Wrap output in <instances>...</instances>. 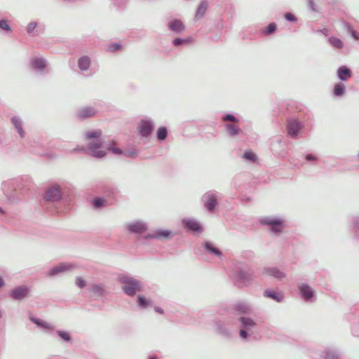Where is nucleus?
I'll use <instances>...</instances> for the list:
<instances>
[{
    "mask_svg": "<svg viewBox=\"0 0 359 359\" xmlns=\"http://www.w3.org/2000/svg\"><path fill=\"white\" fill-rule=\"evenodd\" d=\"M232 278L236 287L243 288L254 283L256 275L250 264L237 262L232 271Z\"/></svg>",
    "mask_w": 359,
    "mask_h": 359,
    "instance_id": "obj_1",
    "label": "nucleus"
},
{
    "mask_svg": "<svg viewBox=\"0 0 359 359\" xmlns=\"http://www.w3.org/2000/svg\"><path fill=\"white\" fill-rule=\"evenodd\" d=\"M101 135L102 131L100 129L90 130L84 134L86 140H92L87 144L88 154L95 158H102L107 154L105 151L100 149L103 144Z\"/></svg>",
    "mask_w": 359,
    "mask_h": 359,
    "instance_id": "obj_2",
    "label": "nucleus"
},
{
    "mask_svg": "<svg viewBox=\"0 0 359 359\" xmlns=\"http://www.w3.org/2000/svg\"><path fill=\"white\" fill-rule=\"evenodd\" d=\"M117 280L121 285L123 292L128 297H134L143 290L142 283L128 273H120Z\"/></svg>",
    "mask_w": 359,
    "mask_h": 359,
    "instance_id": "obj_3",
    "label": "nucleus"
},
{
    "mask_svg": "<svg viewBox=\"0 0 359 359\" xmlns=\"http://www.w3.org/2000/svg\"><path fill=\"white\" fill-rule=\"evenodd\" d=\"M2 186L11 187L14 192L25 194L33 188L34 182L29 175H23L4 181Z\"/></svg>",
    "mask_w": 359,
    "mask_h": 359,
    "instance_id": "obj_4",
    "label": "nucleus"
},
{
    "mask_svg": "<svg viewBox=\"0 0 359 359\" xmlns=\"http://www.w3.org/2000/svg\"><path fill=\"white\" fill-rule=\"evenodd\" d=\"M63 194L60 185L52 184L46 189L44 195L41 200V205L43 209L51 211L50 205L55 202H58L62 198Z\"/></svg>",
    "mask_w": 359,
    "mask_h": 359,
    "instance_id": "obj_5",
    "label": "nucleus"
},
{
    "mask_svg": "<svg viewBox=\"0 0 359 359\" xmlns=\"http://www.w3.org/2000/svg\"><path fill=\"white\" fill-rule=\"evenodd\" d=\"M261 224L267 226L269 231L278 236L285 227L284 219L275 217H264L259 219Z\"/></svg>",
    "mask_w": 359,
    "mask_h": 359,
    "instance_id": "obj_6",
    "label": "nucleus"
},
{
    "mask_svg": "<svg viewBox=\"0 0 359 359\" xmlns=\"http://www.w3.org/2000/svg\"><path fill=\"white\" fill-rule=\"evenodd\" d=\"M222 194L215 190L206 191L202 196L201 201L205 208L209 212H213L219 205V201L222 199Z\"/></svg>",
    "mask_w": 359,
    "mask_h": 359,
    "instance_id": "obj_7",
    "label": "nucleus"
},
{
    "mask_svg": "<svg viewBox=\"0 0 359 359\" xmlns=\"http://www.w3.org/2000/svg\"><path fill=\"white\" fill-rule=\"evenodd\" d=\"M241 329L239 330V337L243 340H248L257 326V323L250 317L241 316L238 319Z\"/></svg>",
    "mask_w": 359,
    "mask_h": 359,
    "instance_id": "obj_8",
    "label": "nucleus"
},
{
    "mask_svg": "<svg viewBox=\"0 0 359 359\" xmlns=\"http://www.w3.org/2000/svg\"><path fill=\"white\" fill-rule=\"evenodd\" d=\"M212 323L215 331L218 334L227 339L233 338V332L228 327L229 324V321L228 320L215 318L213 320Z\"/></svg>",
    "mask_w": 359,
    "mask_h": 359,
    "instance_id": "obj_9",
    "label": "nucleus"
},
{
    "mask_svg": "<svg viewBox=\"0 0 359 359\" xmlns=\"http://www.w3.org/2000/svg\"><path fill=\"white\" fill-rule=\"evenodd\" d=\"M155 128V123L151 118H142L137 123V130L142 137L151 136Z\"/></svg>",
    "mask_w": 359,
    "mask_h": 359,
    "instance_id": "obj_10",
    "label": "nucleus"
},
{
    "mask_svg": "<svg viewBox=\"0 0 359 359\" xmlns=\"http://www.w3.org/2000/svg\"><path fill=\"white\" fill-rule=\"evenodd\" d=\"M124 229L130 233L142 234L149 229V225L147 222L143 220L137 219L127 223L124 226Z\"/></svg>",
    "mask_w": 359,
    "mask_h": 359,
    "instance_id": "obj_11",
    "label": "nucleus"
},
{
    "mask_svg": "<svg viewBox=\"0 0 359 359\" xmlns=\"http://www.w3.org/2000/svg\"><path fill=\"white\" fill-rule=\"evenodd\" d=\"M182 224L188 231L192 233L200 234L203 231V225L194 218L184 217L182 219Z\"/></svg>",
    "mask_w": 359,
    "mask_h": 359,
    "instance_id": "obj_12",
    "label": "nucleus"
},
{
    "mask_svg": "<svg viewBox=\"0 0 359 359\" xmlns=\"http://www.w3.org/2000/svg\"><path fill=\"white\" fill-rule=\"evenodd\" d=\"M30 289L26 285H21L11 289L8 292V296L15 301H22L27 297Z\"/></svg>",
    "mask_w": 359,
    "mask_h": 359,
    "instance_id": "obj_13",
    "label": "nucleus"
},
{
    "mask_svg": "<svg viewBox=\"0 0 359 359\" xmlns=\"http://www.w3.org/2000/svg\"><path fill=\"white\" fill-rule=\"evenodd\" d=\"M299 294L306 302H313L316 300L315 291L306 283L298 285Z\"/></svg>",
    "mask_w": 359,
    "mask_h": 359,
    "instance_id": "obj_14",
    "label": "nucleus"
},
{
    "mask_svg": "<svg viewBox=\"0 0 359 359\" xmlns=\"http://www.w3.org/2000/svg\"><path fill=\"white\" fill-rule=\"evenodd\" d=\"M172 236V232L168 229H158L153 231L151 233L146 234L144 237L145 240L156 239V240H167Z\"/></svg>",
    "mask_w": 359,
    "mask_h": 359,
    "instance_id": "obj_15",
    "label": "nucleus"
},
{
    "mask_svg": "<svg viewBox=\"0 0 359 359\" xmlns=\"http://www.w3.org/2000/svg\"><path fill=\"white\" fill-rule=\"evenodd\" d=\"M87 290L96 298L104 297L109 294V291L102 283H91L88 285Z\"/></svg>",
    "mask_w": 359,
    "mask_h": 359,
    "instance_id": "obj_16",
    "label": "nucleus"
},
{
    "mask_svg": "<svg viewBox=\"0 0 359 359\" xmlns=\"http://www.w3.org/2000/svg\"><path fill=\"white\" fill-rule=\"evenodd\" d=\"M11 123L14 130L18 134L19 137L20 139H24L26 136V132L24 129L25 123L22 118L20 116H13L11 118Z\"/></svg>",
    "mask_w": 359,
    "mask_h": 359,
    "instance_id": "obj_17",
    "label": "nucleus"
},
{
    "mask_svg": "<svg viewBox=\"0 0 359 359\" xmlns=\"http://www.w3.org/2000/svg\"><path fill=\"white\" fill-rule=\"evenodd\" d=\"M168 29L175 34H180L185 31L186 27L184 22L177 18L170 20L167 24Z\"/></svg>",
    "mask_w": 359,
    "mask_h": 359,
    "instance_id": "obj_18",
    "label": "nucleus"
},
{
    "mask_svg": "<svg viewBox=\"0 0 359 359\" xmlns=\"http://www.w3.org/2000/svg\"><path fill=\"white\" fill-rule=\"evenodd\" d=\"M74 268V265L71 263L61 262L58 265L52 267L47 273V276L50 277L55 276L60 273L72 270Z\"/></svg>",
    "mask_w": 359,
    "mask_h": 359,
    "instance_id": "obj_19",
    "label": "nucleus"
},
{
    "mask_svg": "<svg viewBox=\"0 0 359 359\" xmlns=\"http://www.w3.org/2000/svg\"><path fill=\"white\" fill-rule=\"evenodd\" d=\"M32 68L40 74H44V70L48 65V61L43 57H34L30 60Z\"/></svg>",
    "mask_w": 359,
    "mask_h": 359,
    "instance_id": "obj_20",
    "label": "nucleus"
},
{
    "mask_svg": "<svg viewBox=\"0 0 359 359\" xmlns=\"http://www.w3.org/2000/svg\"><path fill=\"white\" fill-rule=\"evenodd\" d=\"M302 128V125L297 120L290 119L287 121V130L291 138H296Z\"/></svg>",
    "mask_w": 359,
    "mask_h": 359,
    "instance_id": "obj_21",
    "label": "nucleus"
},
{
    "mask_svg": "<svg viewBox=\"0 0 359 359\" xmlns=\"http://www.w3.org/2000/svg\"><path fill=\"white\" fill-rule=\"evenodd\" d=\"M97 113V110L95 107L86 106L79 109L76 112V116L79 119L83 120L95 116Z\"/></svg>",
    "mask_w": 359,
    "mask_h": 359,
    "instance_id": "obj_22",
    "label": "nucleus"
},
{
    "mask_svg": "<svg viewBox=\"0 0 359 359\" xmlns=\"http://www.w3.org/2000/svg\"><path fill=\"white\" fill-rule=\"evenodd\" d=\"M263 273L278 280H282L286 276L285 273L277 267H265L263 269Z\"/></svg>",
    "mask_w": 359,
    "mask_h": 359,
    "instance_id": "obj_23",
    "label": "nucleus"
},
{
    "mask_svg": "<svg viewBox=\"0 0 359 359\" xmlns=\"http://www.w3.org/2000/svg\"><path fill=\"white\" fill-rule=\"evenodd\" d=\"M43 29V26L39 25L37 22H31L26 27L27 34L32 36H38Z\"/></svg>",
    "mask_w": 359,
    "mask_h": 359,
    "instance_id": "obj_24",
    "label": "nucleus"
},
{
    "mask_svg": "<svg viewBox=\"0 0 359 359\" xmlns=\"http://www.w3.org/2000/svg\"><path fill=\"white\" fill-rule=\"evenodd\" d=\"M233 309L237 314H249L252 312V307L245 302L236 303L233 306Z\"/></svg>",
    "mask_w": 359,
    "mask_h": 359,
    "instance_id": "obj_25",
    "label": "nucleus"
},
{
    "mask_svg": "<svg viewBox=\"0 0 359 359\" xmlns=\"http://www.w3.org/2000/svg\"><path fill=\"white\" fill-rule=\"evenodd\" d=\"M263 296L278 303L282 302L284 299V295L281 292H276L272 289H266L263 292Z\"/></svg>",
    "mask_w": 359,
    "mask_h": 359,
    "instance_id": "obj_26",
    "label": "nucleus"
},
{
    "mask_svg": "<svg viewBox=\"0 0 359 359\" xmlns=\"http://www.w3.org/2000/svg\"><path fill=\"white\" fill-rule=\"evenodd\" d=\"M208 7V2L206 0H202L198 4L196 11L194 20L195 22L201 20L205 15Z\"/></svg>",
    "mask_w": 359,
    "mask_h": 359,
    "instance_id": "obj_27",
    "label": "nucleus"
},
{
    "mask_svg": "<svg viewBox=\"0 0 359 359\" xmlns=\"http://www.w3.org/2000/svg\"><path fill=\"white\" fill-rule=\"evenodd\" d=\"M338 79L341 81H346L352 76L351 69L346 65L340 66L337 71Z\"/></svg>",
    "mask_w": 359,
    "mask_h": 359,
    "instance_id": "obj_28",
    "label": "nucleus"
},
{
    "mask_svg": "<svg viewBox=\"0 0 359 359\" xmlns=\"http://www.w3.org/2000/svg\"><path fill=\"white\" fill-rule=\"evenodd\" d=\"M29 320L35 324L38 327L45 329L48 330V332H51L54 330V326L49 324L46 321L40 319L39 318L34 316H30Z\"/></svg>",
    "mask_w": 359,
    "mask_h": 359,
    "instance_id": "obj_29",
    "label": "nucleus"
},
{
    "mask_svg": "<svg viewBox=\"0 0 359 359\" xmlns=\"http://www.w3.org/2000/svg\"><path fill=\"white\" fill-rule=\"evenodd\" d=\"M100 190L103 194L104 197L107 198L114 197L116 193V187L112 184L107 183H103V184L100 187Z\"/></svg>",
    "mask_w": 359,
    "mask_h": 359,
    "instance_id": "obj_30",
    "label": "nucleus"
},
{
    "mask_svg": "<svg viewBox=\"0 0 359 359\" xmlns=\"http://www.w3.org/2000/svg\"><path fill=\"white\" fill-rule=\"evenodd\" d=\"M92 60L88 55H82L78 59V67L81 72H86L89 69Z\"/></svg>",
    "mask_w": 359,
    "mask_h": 359,
    "instance_id": "obj_31",
    "label": "nucleus"
},
{
    "mask_svg": "<svg viewBox=\"0 0 359 359\" xmlns=\"http://www.w3.org/2000/svg\"><path fill=\"white\" fill-rule=\"evenodd\" d=\"M203 246L205 250L211 255H214L219 257L222 255V251L210 241H205L203 243Z\"/></svg>",
    "mask_w": 359,
    "mask_h": 359,
    "instance_id": "obj_32",
    "label": "nucleus"
},
{
    "mask_svg": "<svg viewBox=\"0 0 359 359\" xmlns=\"http://www.w3.org/2000/svg\"><path fill=\"white\" fill-rule=\"evenodd\" d=\"M192 41L193 39L190 36L187 38L176 37L172 40V44L173 46L176 48H180L185 46H188L192 42Z\"/></svg>",
    "mask_w": 359,
    "mask_h": 359,
    "instance_id": "obj_33",
    "label": "nucleus"
},
{
    "mask_svg": "<svg viewBox=\"0 0 359 359\" xmlns=\"http://www.w3.org/2000/svg\"><path fill=\"white\" fill-rule=\"evenodd\" d=\"M91 204L95 209H100L107 206L109 203L107 198L95 197L92 200Z\"/></svg>",
    "mask_w": 359,
    "mask_h": 359,
    "instance_id": "obj_34",
    "label": "nucleus"
},
{
    "mask_svg": "<svg viewBox=\"0 0 359 359\" xmlns=\"http://www.w3.org/2000/svg\"><path fill=\"white\" fill-rule=\"evenodd\" d=\"M351 231L354 239L359 241V217H353L351 219Z\"/></svg>",
    "mask_w": 359,
    "mask_h": 359,
    "instance_id": "obj_35",
    "label": "nucleus"
},
{
    "mask_svg": "<svg viewBox=\"0 0 359 359\" xmlns=\"http://www.w3.org/2000/svg\"><path fill=\"white\" fill-rule=\"evenodd\" d=\"M225 128L230 137H235L241 132V130L236 126V123H226Z\"/></svg>",
    "mask_w": 359,
    "mask_h": 359,
    "instance_id": "obj_36",
    "label": "nucleus"
},
{
    "mask_svg": "<svg viewBox=\"0 0 359 359\" xmlns=\"http://www.w3.org/2000/svg\"><path fill=\"white\" fill-rule=\"evenodd\" d=\"M346 92V86L344 83L338 82L333 88V95L335 97H341Z\"/></svg>",
    "mask_w": 359,
    "mask_h": 359,
    "instance_id": "obj_37",
    "label": "nucleus"
},
{
    "mask_svg": "<svg viewBox=\"0 0 359 359\" xmlns=\"http://www.w3.org/2000/svg\"><path fill=\"white\" fill-rule=\"evenodd\" d=\"M325 359H341V353L337 349H326L325 351Z\"/></svg>",
    "mask_w": 359,
    "mask_h": 359,
    "instance_id": "obj_38",
    "label": "nucleus"
},
{
    "mask_svg": "<svg viewBox=\"0 0 359 359\" xmlns=\"http://www.w3.org/2000/svg\"><path fill=\"white\" fill-rule=\"evenodd\" d=\"M55 332L62 341L67 343H71L72 341V335L68 331L57 330Z\"/></svg>",
    "mask_w": 359,
    "mask_h": 359,
    "instance_id": "obj_39",
    "label": "nucleus"
},
{
    "mask_svg": "<svg viewBox=\"0 0 359 359\" xmlns=\"http://www.w3.org/2000/svg\"><path fill=\"white\" fill-rule=\"evenodd\" d=\"M168 129L165 126H161L157 129L156 138L159 142L164 141L168 137Z\"/></svg>",
    "mask_w": 359,
    "mask_h": 359,
    "instance_id": "obj_40",
    "label": "nucleus"
},
{
    "mask_svg": "<svg viewBox=\"0 0 359 359\" xmlns=\"http://www.w3.org/2000/svg\"><path fill=\"white\" fill-rule=\"evenodd\" d=\"M106 149L114 154L120 156L123 154V150L116 147V142L112 140L107 146Z\"/></svg>",
    "mask_w": 359,
    "mask_h": 359,
    "instance_id": "obj_41",
    "label": "nucleus"
},
{
    "mask_svg": "<svg viewBox=\"0 0 359 359\" xmlns=\"http://www.w3.org/2000/svg\"><path fill=\"white\" fill-rule=\"evenodd\" d=\"M328 42L330 44L337 49H341L344 46L343 41L338 37L336 36H330L328 38Z\"/></svg>",
    "mask_w": 359,
    "mask_h": 359,
    "instance_id": "obj_42",
    "label": "nucleus"
},
{
    "mask_svg": "<svg viewBox=\"0 0 359 359\" xmlns=\"http://www.w3.org/2000/svg\"><path fill=\"white\" fill-rule=\"evenodd\" d=\"M242 158L243 159H245V161L251 162V163H255L257 161V154L250 150L245 151L243 154Z\"/></svg>",
    "mask_w": 359,
    "mask_h": 359,
    "instance_id": "obj_43",
    "label": "nucleus"
},
{
    "mask_svg": "<svg viewBox=\"0 0 359 359\" xmlns=\"http://www.w3.org/2000/svg\"><path fill=\"white\" fill-rule=\"evenodd\" d=\"M150 303L151 302L143 295L140 294L137 297V304L140 309H146Z\"/></svg>",
    "mask_w": 359,
    "mask_h": 359,
    "instance_id": "obj_44",
    "label": "nucleus"
},
{
    "mask_svg": "<svg viewBox=\"0 0 359 359\" xmlns=\"http://www.w3.org/2000/svg\"><path fill=\"white\" fill-rule=\"evenodd\" d=\"M344 28L353 39L355 40L359 39V34L353 28L349 22L344 23Z\"/></svg>",
    "mask_w": 359,
    "mask_h": 359,
    "instance_id": "obj_45",
    "label": "nucleus"
},
{
    "mask_svg": "<svg viewBox=\"0 0 359 359\" xmlns=\"http://www.w3.org/2000/svg\"><path fill=\"white\" fill-rule=\"evenodd\" d=\"M306 161L311 165H317L319 158L313 153L306 154L304 156Z\"/></svg>",
    "mask_w": 359,
    "mask_h": 359,
    "instance_id": "obj_46",
    "label": "nucleus"
},
{
    "mask_svg": "<svg viewBox=\"0 0 359 359\" xmlns=\"http://www.w3.org/2000/svg\"><path fill=\"white\" fill-rule=\"evenodd\" d=\"M277 29V25L275 22H270L263 30L262 33L264 35H270L273 34Z\"/></svg>",
    "mask_w": 359,
    "mask_h": 359,
    "instance_id": "obj_47",
    "label": "nucleus"
},
{
    "mask_svg": "<svg viewBox=\"0 0 359 359\" xmlns=\"http://www.w3.org/2000/svg\"><path fill=\"white\" fill-rule=\"evenodd\" d=\"M0 30H2L5 32H12V29L9 24V21L7 19H0Z\"/></svg>",
    "mask_w": 359,
    "mask_h": 359,
    "instance_id": "obj_48",
    "label": "nucleus"
},
{
    "mask_svg": "<svg viewBox=\"0 0 359 359\" xmlns=\"http://www.w3.org/2000/svg\"><path fill=\"white\" fill-rule=\"evenodd\" d=\"M221 119L223 122L231 121L233 123H238L239 122L238 118L232 114H225L222 116Z\"/></svg>",
    "mask_w": 359,
    "mask_h": 359,
    "instance_id": "obj_49",
    "label": "nucleus"
},
{
    "mask_svg": "<svg viewBox=\"0 0 359 359\" xmlns=\"http://www.w3.org/2000/svg\"><path fill=\"white\" fill-rule=\"evenodd\" d=\"M139 154V151L137 149H129L126 150L125 151H123V156L131 158H136Z\"/></svg>",
    "mask_w": 359,
    "mask_h": 359,
    "instance_id": "obj_50",
    "label": "nucleus"
},
{
    "mask_svg": "<svg viewBox=\"0 0 359 359\" xmlns=\"http://www.w3.org/2000/svg\"><path fill=\"white\" fill-rule=\"evenodd\" d=\"M75 284L80 289L84 288L87 285L86 281L82 277L80 276H77L76 278Z\"/></svg>",
    "mask_w": 359,
    "mask_h": 359,
    "instance_id": "obj_51",
    "label": "nucleus"
},
{
    "mask_svg": "<svg viewBox=\"0 0 359 359\" xmlns=\"http://www.w3.org/2000/svg\"><path fill=\"white\" fill-rule=\"evenodd\" d=\"M121 43H111L110 44H109L108 50L111 53H114V52H116V51L118 50L119 49H121Z\"/></svg>",
    "mask_w": 359,
    "mask_h": 359,
    "instance_id": "obj_52",
    "label": "nucleus"
},
{
    "mask_svg": "<svg viewBox=\"0 0 359 359\" xmlns=\"http://www.w3.org/2000/svg\"><path fill=\"white\" fill-rule=\"evenodd\" d=\"M113 4L118 8L125 6L128 0H111Z\"/></svg>",
    "mask_w": 359,
    "mask_h": 359,
    "instance_id": "obj_53",
    "label": "nucleus"
},
{
    "mask_svg": "<svg viewBox=\"0 0 359 359\" xmlns=\"http://www.w3.org/2000/svg\"><path fill=\"white\" fill-rule=\"evenodd\" d=\"M284 18L286 20L289 22H294L297 20V18L291 13H286L284 15Z\"/></svg>",
    "mask_w": 359,
    "mask_h": 359,
    "instance_id": "obj_54",
    "label": "nucleus"
},
{
    "mask_svg": "<svg viewBox=\"0 0 359 359\" xmlns=\"http://www.w3.org/2000/svg\"><path fill=\"white\" fill-rule=\"evenodd\" d=\"M72 152L73 153L83 152V153L88 154V149H87V147H85L83 146H81V147L78 146L72 150Z\"/></svg>",
    "mask_w": 359,
    "mask_h": 359,
    "instance_id": "obj_55",
    "label": "nucleus"
},
{
    "mask_svg": "<svg viewBox=\"0 0 359 359\" xmlns=\"http://www.w3.org/2000/svg\"><path fill=\"white\" fill-rule=\"evenodd\" d=\"M243 257L245 259H250L254 257V253L252 251H245L243 252Z\"/></svg>",
    "mask_w": 359,
    "mask_h": 359,
    "instance_id": "obj_56",
    "label": "nucleus"
},
{
    "mask_svg": "<svg viewBox=\"0 0 359 359\" xmlns=\"http://www.w3.org/2000/svg\"><path fill=\"white\" fill-rule=\"evenodd\" d=\"M309 6L313 11H316V6L314 0H309Z\"/></svg>",
    "mask_w": 359,
    "mask_h": 359,
    "instance_id": "obj_57",
    "label": "nucleus"
},
{
    "mask_svg": "<svg viewBox=\"0 0 359 359\" xmlns=\"http://www.w3.org/2000/svg\"><path fill=\"white\" fill-rule=\"evenodd\" d=\"M353 323L359 325V310L355 314V318L353 320Z\"/></svg>",
    "mask_w": 359,
    "mask_h": 359,
    "instance_id": "obj_58",
    "label": "nucleus"
},
{
    "mask_svg": "<svg viewBox=\"0 0 359 359\" xmlns=\"http://www.w3.org/2000/svg\"><path fill=\"white\" fill-rule=\"evenodd\" d=\"M318 33H320V34H324L325 36H327L328 35V33H329V31L327 28H323L322 29H318L316 31Z\"/></svg>",
    "mask_w": 359,
    "mask_h": 359,
    "instance_id": "obj_59",
    "label": "nucleus"
},
{
    "mask_svg": "<svg viewBox=\"0 0 359 359\" xmlns=\"http://www.w3.org/2000/svg\"><path fill=\"white\" fill-rule=\"evenodd\" d=\"M221 36H222V34L221 32H219V33H217L216 34L213 35L211 36V39L213 40V41H218L220 38H221Z\"/></svg>",
    "mask_w": 359,
    "mask_h": 359,
    "instance_id": "obj_60",
    "label": "nucleus"
},
{
    "mask_svg": "<svg viewBox=\"0 0 359 359\" xmlns=\"http://www.w3.org/2000/svg\"><path fill=\"white\" fill-rule=\"evenodd\" d=\"M154 310L158 313H160V314H163L164 313V311H163V309H161L159 306H155L154 307Z\"/></svg>",
    "mask_w": 359,
    "mask_h": 359,
    "instance_id": "obj_61",
    "label": "nucleus"
},
{
    "mask_svg": "<svg viewBox=\"0 0 359 359\" xmlns=\"http://www.w3.org/2000/svg\"><path fill=\"white\" fill-rule=\"evenodd\" d=\"M6 145V144L4 143V140L2 139H0V149L4 148Z\"/></svg>",
    "mask_w": 359,
    "mask_h": 359,
    "instance_id": "obj_62",
    "label": "nucleus"
},
{
    "mask_svg": "<svg viewBox=\"0 0 359 359\" xmlns=\"http://www.w3.org/2000/svg\"><path fill=\"white\" fill-rule=\"evenodd\" d=\"M5 284V281L4 280V278L0 276V288H1Z\"/></svg>",
    "mask_w": 359,
    "mask_h": 359,
    "instance_id": "obj_63",
    "label": "nucleus"
},
{
    "mask_svg": "<svg viewBox=\"0 0 359 359\" xmlns=\"http://www.w3.org/2000/svg\"><path fill=\"white\" fill-rule=\"evenodd\" d=\"M148 359H158L156 355H151L148 358Z\"/></svg>",
    "mask_w": 359,
    "mask_h": 359,
    "instance_id": "obj_64",
    "label": "nucleus"
}]
</instances>
